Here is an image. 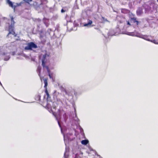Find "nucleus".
Listing matches in <instances>:
<instances>
[{"instance_id":"obj_1","label":"nucleus","mask_w":158,"mask_h":158,"mask_svg":"<svg viewBox=\"0 0 158 158\" xmlns=\"http://www.w3.org/2000/svg\"><path fill=\"white\" fill-rule=\"evenodd\" d=\"M80 120L77 116L76 110L75 112L73 111L70 113V124L71 125V127H70V136L74 134L77 136L78 134L76 129L78 128L81 135L85 136L83 129L80 125Z\"/></svg>"},{"instance_id":"obj_2","label":"nucleus","mask_w":158,"mask_h":158,"mask_svg":"<svg viewBox=\"0 0 158 158\" xmlns=\"http://www.w3.org/2000/svg\"><path fill=\"white\" fill-rule=\"evenodd\" d=\"M83 92L81 87L78 88L77 89H75L74 87H70V102L72 104L74 112L76 110V107L75 102L77 100L78 96L81 95Z\"/></svg>"},{"instance_id":"obj_3","label":"nucleus","mask_w":158,"mask_h":158,"mask_svg":"<svg viewBox=\"0 0 158 158\" xmlns=\"http://www.w3.org/2000/svg\"><path fill=\"white\" fill-rule=\"evenodd\" d=\"M124 34L128 35L137 37L142 38L146 40L152 42V43H154L155 44H158V43L156 42V40H151L148 38V36L147 35H143L141 33L138 32L135 30L134 31L132 32L126 31Z\"/></svg>"},{"instance_id":"obj_4","label":"nucleus","mask_w":158,"mask_h":158,"mask_svg":"<svg viewBox=\"0 0 158 158\" xmlns=\"http://www.w3.org/2000/svg\"><path fill=\"white\" fill-rule=\"evenodd\" d=\"M73 153V158H80L79 154H83V152L80 151L79 147L77 141L75 142L73 146L72 147Z\"/></svg>"},{"instance_id":"obj_5","label":"nucleus","mask_w":158,"mask_h":158,"mask_svg":"<svg viewBox=\"0 0 158 158\" xmlns=\"http://www.w3.org/2000/svg\"><path fill=\"white\" fill-rule=\"evenodd\" d=\"M11 24L8 27V31L9 33L7 35L6 37L7 38H10V35L12 34L14 35V37H15L17 36V34L15 33L14 29V25L15 22L14 20V18L13 17H11Z\"/></svg>"},{"instance_id":"obj_6","label":"nucleus","mask_w":158,"mask_h":158,"mask_svg":"<svg viewBox=\"0 0 158 158\" xmlns=\"http://www.w3.org/2000/svg\"><path fill=\"white\" fill-rule=\"evenodd\" d=\"M146 13H151L156 9V5L153 2H151L149 5L145 4L143 6Z\"/></svg>"},{"instance_id":"obj_7","label":"nucleus","mask_w":158,"mask_h":158,"mask_svg":"<svg viewBox=\"0 0 158 158\" xmlns=\"http://www.w3.org/2000/svg\"><path fill=\"white\" fill-rule=\"evenodd\" d=\"M52 114L56 118H57L58 117H60L62 114H63V116L64 119L66 118V114L64 110L61 108H60L58 110V111L56 113L55 112H53Z\"/></svg>"},{"instance_id":"obj_8","label":"nucleus","mask_w":158,"mask_h":158,"mask_svg":"<svg viewBox=\"0 0 158 158\" xmlns=\"http://www.w3.org/2000/svg\"><path fill=\"white\" fill-rule=\"evenodd\" d=\"M131 15L132 16L130 15L129 16V19L131 23H135L137 26L139 25V23H141L140 21L137 20V18L135 17V15L132 13H131Z\"/></svg>"},{"instance_id":"obj_9","label":"nucleus","mask_w":158,"mask_h":158,"mask_svg":"<svg viewBox=\"0 0 158 158\" xmlns=\"http://www.w3.org/2000/svg\"><path fill=\"white\" fill-rule=\"evenodd\" d=\"M37 46L33 42H30L27 44V46L25 47V49L27 50H32V48H36Z\"/></svg>"},{"instance_id":"obj_10","label":"nucleus","mask_w":158,"mask_h":158,"mask_svg":"<svg viewBox=\"0 0 158 158\" xmlns=\"http://www.w3.org/2000/svg\"><path fill=\"white\" fill-rule=\"evenodd\" d=\"M7 3L9 5V6L12 8L14 9L16 6H19L22 5L23 3V2H21L19 3H16V5H13V3L10 0H7Z\"/></svg>"},{"instance_id":"obj_11","label":"nucleus","mask_w":158,"mask_h":158,"mask_svg":"<svg viewBox=\"0 0 158 158\" xmlns=\"http://www.w3.org/2000/svg\"><path fill=\"white\" fill-rule=\"evenodd\" d=\"M86 19L87 21V23L83 22V26L87 27H90L94 26L93 25H92L93 23L92 20L87 18H86Z\"/></svg>"},{"instance_id":"obj_12","label":"nucleus","mask_w":158,"mask_h":158,"mask_svg":"<svg viewBox=\"0 0 158 158\" xmlns=\"http://www.w3.org/2000/svg\"><path fill=\"white\" fill-rule=\"evenodd\" d=\"M143 9L140 7H139L136 11V15L138 16H140L143 13Z\"/></svg>"},{"instance_id":"obj_13","label":"nucleus","mask_w":158,"mask_h":158,"mask_svg":"<svg viewBox=\"0 0 158 158\" xmlns=\"http://www.w3.org/2000/svg\"><path fill=\"white\" fill-rule=\"evenodd\" d=\"M64 140L65 145L66 146L67 144H68L69 143V138L68 137V135H64Z\"/></svg>"},{"instance_id":"obj_14","label":"nucleus","mask_w":158,"mask_h":158,"mask_svg":"<svg viewBox=\"0 0 158 158\" xmlns=\"http://www.w3.org/2000/svg\"><path fill=\"white\" fill-rule=\"evenodd\" d=\"M46 57V54H45L43 56V58L42 60V65L44 68L45 67V60Z\"/></svg>"},{"instance_id":"obj_15","label":"nucleus","mask_w":158,"mask_h":158,"mask_svg":"<svg viewBox=\"0 0 158 158\" xmlns=\"http://www.w3.org/2000/svg\"><path fill=\"white\" fill-rule=\"evenodd\" d=\"M102 21L101 23H104L106 22H108L110 23V21L108 20L106 18H105L104 17L102 16L101 19H100Z\"/></svg>"},{"instance_id":"obj_16","label":"nucleus","mask_w":158,"mask_h":158,"mask_svg":"<svg viewBox=\"0 0 158 158\" xmlns=\"http://www.w3.org/2000/svg\"><path fill=\"white\" fill-rule=\"evenodd\" d=\"M144 19L147 21L148 23H149L150 21L153 19V17L152 16H148L145 18Z\"/></svg>"},{"instance_id":"obj_17","label":"nucleus","mask_w":158,"mask_h":158,"mask_svg":"<svg viewBox=\"0 0 158 158\" xmlns=\"http://www.w3.org/2000/svg\"><path fill=\"white\" fill-rule=\"evenodd\" d=\"M89 141L88 139L82 140L81 141V143L84 145H86L89 143Z\"/></svg>"},{"instance_id":"obj_18","label":"nucleus","mask_w":158,"mask_h":158,"mask_svg":"<svg viewBox=\"0 0 158 158\" xmlns=\"http://www.w3.org/2000/svg\"><path fill=\"white\" fill-rule=\"evenodd\" d=\"M115 33L113 32V30H110L109 31L107 35L108 36H112L115 35Z\"/></svg>"},{"instance_id":"obj_19","label":"nucleus","mask_w":158,"mask_h":158,"mask_svg":"<svg viewBox=\"0 0 158 158\" xmlns=\"http://www.w3.org/2000/svg\"><path fill=\"white\" fill-rule=\"evenodd\" d=\"M48 80V78H46L44 80V88H47V86L48 85V81H47Z\"/></svg>"},{"instance_id":"obj_20","label":"nucleus","mask_w":158,"mask_h":158,"mask_svg":"<svg viewBox=\"0 0 158 158\" xmlns=\"http://www.w3.org/2000/svg\"><path fill=\"white\" fill-rule=\"evenodd\" d=\"M89 149L90 150V151H94V152L95 154L96 155H97L99 157H100V156H101L99 155L98 154L97 152L96 151H95V150L93 149L90 146H89Z\"/></svg>"},{"instance_id":"obj_21","label":"nucleus","mask_w":158,"mask_h":158,"mask_svg":"<svg viewBox=\"0 0 158 158\" xmlns=\"http://www.w3.org/2000/svg\"><path fill=\"white\" fill-rule=\"evenodd\" d=\"M89 149L90 150V151H94V152L95 154L96 155H97L99 157H100V156H101L99 155L98 154L97 152L96 151H95V150L93 149L90 146H89Z\"/></svg>"},{"instance_id":"obj_22","label":"nucleus","mask_w":158,"mask_h":158,"mask_svg":"<svg viewBox=\"0 0 158 158\" xmlns=\"http://www.w3.org/2000/svg\"><path fill=\"white\" fill-rule=\"evenodd\" d=\"M41 71V67L39 66L37 68V72L38 73V75H39V76L40 77L41 80V76H40Z\"/></svg>"},{"instance_id":"obj_23","label":"nucleus","mask_w":158,"mask_h":158,"mask_svg":"<svg viewBox=\"0 0 158 158\" xmlns=\"http://www.w3.org/2000/svg\"><path fill=\"white\" fill-rule=\"evenodd\" d=\"M77 26H74L73 28H70V31H76L77 29Z\"/></svg>"},{"instance_id":"obj_24","label":"nucleus","mask_w":158,"mask_h":158,"mask_svg":"<svg viewBox=\"0 0 158 158\" xmlns=\"http://www.w3.org/2000/svg\"><path fill=\"white\" fill-rule=\"evenodd\" d=\"M127 10V9H122L121 12L123 13H126Z\"/></svg>"},{"instance_id":"obj_25","label":"nucleus","mask_w":158,"mask_h":158,"mask_svg":"<svg viewBox=\"0 0 158 158\" xmlns=\"http://www.w3.org/2000/svg\"><path fill=\"white\" fill-rule=\"evenodd\" d=\"M76 3H76L75 2V5L73 7V8L75 9H78V5Z\"/></svg>"},{"instance_id":"obj_26","label":"nucleus","mask_w":158,"mask_h":158,"mask_svg":"<svg viewBox=\"0 0 158 158\" xmlns=\"http://www.w3.org/2000/svg\"><path fill=\"white\" fill-rule=\"evenodd\" d=\"M23 1L25 2L28 3L29 4L30 2L32 1V0H23Z\"/></svg>"},{"instance_id":"obj_27","label":"nucleus","mask_w":158,"mask_h":158,"mask_svg":"<svg viewBox=\"0 0 158 158\" xmlns=\"http://www.w3.org/2000/svg\"><path fill=\"white\" fill-rule=\"evenodd\" d=\"M67 152L66 151L64 154V158H69L68 155L67 154Z\"/></svg>"},{"instance_id":"obj_28","label":"nucleus","mask_w":158,"mask_h":158,"mask_svg":"<svg viewBox=\"0 0 158 158\" xmlns=\"http://www.w3.org/2000/svg\"><path fill=\"white\" fill-rule=\"evenodd\" d=\"M73 25L74 26H79V25L75 21H74L73 23Z\"/></svg>"},{"instance_id":"obj_29","label":"nucleus","mask_w":158,"mask_h":158,"mask_svg":"<svg viewBox=\"0 0 158 158\" xmlns=\"http://www.w3.org/2000/svg\"><path fill=\"white\" fill-rule=\"evenodd\" d=\"M126 22H127V24L128 25H129L130 26H131V22L130 21H126Z\"/></svg>"},{"instance_id":"obj_30","label":"nucleus","mask_w":158,"mask_h":158,"mask_svg":"<svg viewBox=\"0 0 158 158\" xmlns=\"http://www.w3.org/2000/svg\"><path fill=\"white\" fill-rule=\"evenodd\" d=\"M10 58V57L9 56H7L6 58H5L4 59V60H9V58Z\"/></svg>"},{"instance_id":"obj_31","label":"nucleus","mask_w":158,"mask_h":158,"mask_svg":"<svg viewBox=\"0 0 158 158\" xmlns=\"http://www.w3.org/2000/svg\"><path fill=\"white\" fill-rule=\"evenodd\" d=\"M45 93L46 94H47V93H48V89H47V88H45Z\"/></svg>"},{"instance_id":"obj_32","label":"nucleus","mask_w":158,"mask_h":158,"mask_svg":"<svg viewBox=\"0 0 158 158\" xmlns=\"http://www.w3.org/2000/svg\"><path fill=\"white\" fill-rule=\"evenodd\" d=\"M66 11L65 10H64V9H62L61 10V13H63V12H64L65 11Z\"/></svg>"},{"instance_id":"obj_33","label":"nucleus","mask_w":158,"mask_h":158,"mask_svg":"<svg viewBox=\"0 0 158 158\" xmlns=\"http://www.w3.org/2000/svg\"><path fill=\"white\" fill-rule=\"evenodd\" d=\"M123 20H119L118 21V22L120 23H123Z\"/></svg>"},{"instance_id":"obj_34","label":"nucleus","mask_w":158,"mask_h":158,"mask_svg":"<svg viewBox=\"0 0 158 158\" xmlns=\"http://www.w3.org/2000/svg\"><path fill=\"white\" fill-rule=\"evenodd\" d=\"M45 67L46 68V69L47 70L49 69L48 67V66H45Z\"/></svg>"},{"instance_id":"obj_35","label":"nucleus","mask_w":158,"mask_h":158,"mask_svg":"<svg viewBox=\"0 0 158 158\" xmlns=\"http://www.w3.org/2000/svg\"><path fill=\"white\" fill-rule=\"evenodd\" d=\"M84 18L83 17H82L81 19V22H83L84 21Z\"/></svg>"},{"instance_id":"obj_36","label":"nucleus","mask_w":158,"mask_h":158,"mask_svg":"<svg viewBox=\"0 0 158 158\" xmlns=\"http://www.w3.org/2000/svg\"><path fill=\"white\" fill-rule=\"evenodd\" d=\"M47 70L48 73V74L50 73V70L49 69Z\"/></svg>"},{"instance_id":"obj_37","label":"nucleus","mask_w":158,"mask_h":158,"mask_svg":"<svg viewBox=\"0 0 158 158\" xmlns=\"http://www.w3.org/2000/svg\"><path fill=\"white\" fill-rule=\"evenodd\" d=\"M47 95V96L48 98L49 96V95L48 94V93L46 94Z\"/></svg>"},{"instance_id":"obj_38","label":"nucleus","mask_w":158,"mask_h":158,"mask_svg":"<svg viewBox=\"0 0 158 158\" xmlns=\"http://www.w3.org/2000/svg\"><path fill=\"white\" fill-rule=\"evenodd\" d=\"M48 76H49V77H50V78H52V77H51V75H50V73H49V74H48Z\"/></svg>"},{"instance_id":"obj_39","label":"nucleus","mask_w":158,"mask_h":158,"mask_svg":"<svg viewBox=\"0 0 158 158\" xmlns=\"http://www.w3.org/2000/svg\"><path fill=\"white\" fill-rule=\"evenodd\" d=\"M58 124H59L60 127V123H59V121H58Z\"/></svg>"},{"instance_id":"obj_40","label":"nucleus","mask_w":158,"mask_h":158,"mask_svg":"<svg viewBox=\"0 0 158 158\" xmlns=\"http://www.w3.org/2000/svg\"><path fill=\"white\" fill-rule=\"evenodd\" d=\"M96 158L95 157H94V158ZM99 158H102V157L101 156H100V157H99Z\"/></svg>"},{"instance_id":"obj_41","label":"nucleus","mask_w":158,"mask_h":158,"mask_svg":"<svg viewBox=\"0 0 158 158\" xmlns=\"http://www.w3.org/2000/svg\"><path fill=\"white\" fill-rule=\"evenodd\" d=\"M69 21H70V22H72V21L70 19Z\"/></svg>"},{"instance_id":"obj_42","label":"nucleus","mask_w":158,"mask_h":158,"mask_svg":"<svg viewBox=\"0 0 158 158\" xmlns=\"http://www.w3.org/2000/svg\"><path fill=\"white\" fill-rule=\"evenodd\" d=\"M56 106H55V107H53V108H54V109H56Z\"/></svg>"},{"instance_id":"obj_43","label":"nucleus","mask_w":158,"mask_h":158,"mask_svg":"<svg viewBox=\"0 0 158 158\" xmlns=\"http://www.w3.org/2000/svg\"><path fill=\"white\" fill-rule=\"evenodd\" d=\"M77 0H76V1H75V3H76V2H77Z\"/></svg>"},{"instance_id":"obj_44","label":"nucleus","mask_w":158,"mask_h":158,"mask_svg":"<svg viewBox=\"0 0 158 158\" xmlns=\"http://www.w3.org/2000/svg\"><path fill=\"white\" fill-rule=\"evenodd\" d=\"M69 141H71V140H70V139Z\"/></svg>"},{"instance_id":"obj_45","label":"nucleus","mask_w":158,"mask_h":158,"mask_svg":"<svg viewBox=\"0 0 158 158\" xmlns=\"http://www.w3.org/2000/svg\"><path fill=\"white\" fill-rule=\"evenodd\" d=\"M157 1L158 2V0H157Z\"/></svg>"},{"instance_id":"obj_46","label":"nucleus","mask_w":158,"mask_h":158,"mask_svg":"<svg viewBox=\"0 0 158 158\" xmlns=\"http://www.w3.org/2000/svg\"><path fill=\"white\" fill-rule=\"evenodd\" d=\"M104 37H105L106 38V37L105 36H104Z\"/></svg>"}]
</instances>
